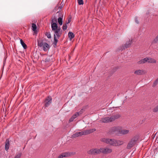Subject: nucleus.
Instances as JSON below:
<instances>
[{"instance_id": "nucleus-1", "label": "nucleus", "mask_w": 158, "mask_h": 158, "mask_svg": "<svg viewBox=\"0 0 158 158\" xmlns=\"http://www.w3.org/2000/svg\"><path fill=\"white\" fill-rule=\"evenodd\" d=\"M138 139V136L136 135L132 138L128 143L127 148V149H131L136 144Z\"/></svg>"}, {"instance_id": "nucleus-2", "label": "nucleus", "mask_w": 158, "mask_h": 158, "mask_svg": "<svg viewBox=\"0 0 158 158\" xmlns=\"http://www.w3.org/2000/svg\"><path fill=\"white\" fill-rule=\"evenodd\" d=\"M87 153L89 155H95L101 153V151H100V148L99 149L97 148H92L88 151Z\"/></svg>"}, {"instance_id": "nucleus-3", "label": "nucleus", "mask_w": 158, "mask_h": 158, "mask_svg": "<svg viewBox=\"0 0 158 158\" xmlns=\"http://www.w3.org/2000/svg\"><path fill=\"white\" fill-rule=\"evenodd\" d=\"M102 141L106 143L112 145L114 146L116 145L115 140L114 139L103 138L102 139Z\"/></svg>"}, {"instance_id": "nucleus-4", "label": "nucleus", "mask_w": 158, "mask_h": 158, "mask_svg": "<svg viewBox=\"0 0 158 158\" xmlns=\"http://www.w3.org/2000/svg\"><path fill=\"white\" fill-rule=\"evenodd\" d=\"M42 47L44 51H47L50 48L49 45L46 42L43 43V41L40 42V47Z\"/></svg>"}, {"instance_id": "nucleus-5", "label": "nucleus", "mask_w": 158, "mask_h": 158, "mask_svg": "<svg viewBox=\"0 0 158 158\" xmlns=\"http://www.w3.org/2000/svg\"><path fill=\"white\" fill-rule=\"evenodd\" d=\"M51 19H52V22L51 23V27H53V26L54 27V26H57V18L56 17V16L54 15H53L51 17Z\"/></svg>"}, {"instance_id": "nucleus-6", "label": "nucleus", "mask_w": 158, "mask_h": 158, "mask_svg": "<svg viewBox=\"0 0 158 158\" xmlns=\"http://www.w3.org/2000/svg\"><path fill=\"white\" fill-rule=\"evenodd\" d=\"M45 103L44 105V108L48 107L51 104L52 102V98L51 96H48L47 97L45 101Z\"/></svg>"}, {"instance_id": "nucleus-7", "label": "nucleus", "mask_w": 158, "mask_h": 158, "mask_svg": "<svg viewBox=\"0 0 158 158\" xmlns=\"http://www.w3.org/2000/svg\"><path fill=\"white\" fill-rule=\"evenodd\" d=\"M100 151H101V153L107 154L111 153L112 150L110 148H100Z\"/></svg>"}, {"instance_id": "nucleus-8", "label": "nucleus", "mask_w": 158, "mask_h": 158, "mask_svg": "<svg viewBox=\"0 0 158 158\" xmlns=\"http://www.w3.org/2000/svg\"><path fill=\"white\" fill-rule=\"evenodd\" d=\"M96 131L95 129H89L85 131H81L82 135H87L90 133H92Z\"/></svg>"}, {"instance_id": "nucleus-9", "label": "nucleus", "mask_w": 158, "mask_h": 158, "mask_svg": "<svg viewBox=\"0 0 158 158\" xmlns=\"http://www.w3.org/2000/svg\"><path fill=\"white\" fill-rule=\"evenodd\" d=\"M132 39H131V40H129L128 41H127L124 45L123 49H125V48H129L132 43Z\"/></svg>"}, {"instance_id": "nucleus-10", "label": "nucleus", "mask_w": 158, "mask_h": 158, "mask_svg": "<svg viewBox=\"0 0 158 158\" xmlns=\"http://www.w3.org/2000/svg\"><path fill=\"white\" fill-rule=\"evenodd\" d=\"M71 155L70 153L69 152H64L62 153L58 156L57 158H63V157H68Z\"/></svg>"}, {"instance_id": "nucleus-11", "label": "nucleus", "mask_w": 158, "mask_h": 158, "mask_svg": "<svg viewBox=\"0 0 158 158\" xmlns=\"http://www.w3.org/2000/svg\"><path fill=\"white\" fill-rule=\"evenodd\" d=\"M111 117H105L104 118H102L101 119V121L103 123H107L110 122H112V121H111V120H112L111 119Z\"/></svg>"}, {"instance_id": "nucleus-12", "label": "nucleus", "mask_w": 158, "mask_h": 158, "mask_svg": "<svg viewBox=\"0 0 158 158\" xmlns=\"http://www.w3.org/2000/svg\"><path fill=\"white\" fill-rule=\"evenodd\" d=\"M82 132H76L72 135L71 138H74L77 137L82 135Z\"/></svg>"}, {"instance_id": "nucleus-13", "label": "nucleus", "mask_w": 158, "mask_h": 158, "mask_svg": "<svg viewBox=\"0 0 158 158\" xmlns=\"http://www.w3.org/2000/svg\"><path fill=\"white\" fill-rule=\"evenodd\" d=\"M148 57H146L140 60V61H139L137 63L138 64H143L144 63L148 61Z\"/></svg>"}, {"instance_id": "nucleus-14", "label": "nucleus", "mask_w": 158, "mask_h": 158, "mask_svg": "<svg viewBox=\"0 0 158 158\" xmlns=\"http://www.w3.org/2000/svg\"><path fill=\"white\" fill-rule=\"evenodd\" d=\"M118 68V67H114L110 71H109V77L111 76L113 73L116 71Z\"/></svg>"}, {"instance_id": "nucleus-15", "label": "nucleus", "mask_w": 158, "mask_h": 158, "mask_svg": "<svg viewBox=\"0 0 158 158\" xmlns=\"http://www.w3.org/2000/svg\"><path fill=\"white\" fill-rule=\"evenodd\" d=\"M120 117L121 115L119 114L112 115L111 116V118H111V119L112 120L111 121H112L113 122L116 119H118Z\"/></svg>"}, {"instance_id": "nucleus-16", "label": "nucleus", "mask_w": 158, "mask_h": 158, "mask_svg": "<svg viewBox=\"0 0 158 158\" xmlns=\"http://www.w3.org/2000/svg\"><path fill=\"white\" fill-rule=\"evenodd\" d=\"M57 26H55L54 27H52V30L53 31H57L58 32H60V30H61V28L60 27H58V25L57 24Z\"/></svg>"}, {"instance_id": "nucleus-17", "label": "nucleus", "mask_w": 158, "mask_h": 158, "mask_svg": "<svg viewBox=\"0 0 158 158\" xmlns=\"http://www.w3.org/2000/svg\"><path fill=\"white\" fill-rule=\"evenodd\" d=\"M134 73L137 75H143L144 74V71L140 69L136 70L135 71Z\"/></svg>"}, {"instance_id": "nucleus-18", "label": "nucleus", "mask_w": 158, "mask_h": 158, "mask_svg": "<svg viewBox=\"0 0 158 158\" xmlns=\"http://www.w3.org/2000/svg\"><path fill=\"white\" fill-rule=\"evenodd\" d=\"M10 146V141L8 139L6 140L5 142V149L6 151H7Z\"/></svg>"}, {"instance_id": "nucleus-19", "label": "nucleus", "mask_w": 158, "mask_h": 158, "mask_svg": "<svg viewBox=\"0 0 158 158\" xmlns=\"http://www.w3.org/2000/svg\"><path fill=\"white\" fill-rule=\"evenodd\" d=\"M68 35L69 38L70 40H72L74 37L75 35L72 32L69 31L68 33Z\"/></svg>"}, {"instance_id": "nucleus-20", "label": "nucleus", "mask_w": 158, "mask_h": 158, "mask_svg": "<svg viewBox=\"0 0 158 158\" xmlns=\"http://www.w3.org/2000/svg\"><path fill=\"white\" fill-rule=\"evenodd\" d=\"M54 40L53 43V46L54 47L56 48L57 45V43L58 41L55 35H54Z\"/></svg>"}, {"instance_id": "nucleus-21", "label": "nucleus", "mask_w": 158, "mask_h": 158, "mask_svg": "<svg viewBox=\"0 0 158 158\" xmlns=\"http://www.w3.org/2000/svg\"><path fill=\"white\" fill-rule=\"evenodd\" d=\"M129 132L128 130H122L119 131V132L120 134H126L128 133Z\"/></svg>"}, {"instance_id": "nucleus-22", "label": "nucleus", "mask_w": 158, "mask_h": 158, "mask_svg": "<svg viewBox=\"0 0 158 158\" xmlns=\"http://www.w3.org/2000/svg\"><path fill=\"white\" fill-rule=\"evenodd\" d=\"M115 142L116 145H114V146H120L122 145L123 143V141L120 140L116 141L115 140Z\"/></svg>"}, {"instance_id": "nucleus-23", "label": "nucleus", "mask_w": 158, "mask_h": 158, "mask_svg": "<svg viewBox=\"0 0 158 158\" xmlns=\"http://www.w3.org/2000/svg\"><path fill=\"white\" fill-rule=\"evenodd\" d=\"M147 62L148 63H156V60L152 58H148V60Z\"/></svg>"}, {"instance_id": "nucleus-24", "label": "nucleus", "mask_w": 158, "mask_h": 158, "mask_svg": "<svg viewBox=\"0 0 158 158\" xmlns=\"http://www.w3.org/2000/svg\"><path fill=\"white\" fill-rule=\"evenodd\" d=\"M58 22L60 25H61L63 24V19L60 17L58 18Z\"/></svg>"}, {"instance_id": "nucleus-25", "label": "nucleus", "mask_w": 158, "mask_h": 158, "mask_svg": "<svg viewBox=\"0 0 158 158\" xmlns=\"http://www.w3.org/2000/svg\"><path fill=\"white\" fill-rule=\"evenodd\" d=\"M20 43L23 47V48H24V49H26L27 48V47L26 44L23 42V40L21 39L20 40Z\"/></svg>"}, {"instance_id": "nucleus-26", "label": "nucleus", "mask_w": 158, "mask_h": 158, "mask_svg": "<svg viewBox=\"0 0 158 158\" xmlns=\"http://www.w3.org/2000/svg\"><path fill=\"white\" fill-rule=\"evenodd\" d=\"M54 35H55L56 36V35L58 39L60 36L61 35V33H60V32H58L57 31H54Z\"/></svg>"}, {"instance_id": "nucleus-27", "label": "nucleus", "mask_w": 158, "mask_h": 158, "mask_svg": "<svg viewBox=\"0 0 158 158\" xmlns=\"http://www.w3.org/2000/svg\"><path fill=\"white\" fill-rule=\"evenodd\" d=\"M56 14H58V18L60 17L62 18L63 17V15L62 13L60 11H57L56 13Z\"/></svg>"}, {"instance_id": "nucleus-28", "label": "nucleus", "mask_w": 158, "mask_h": 158, "mask_svg": "<svg viewBox=\"0 0 158 158\" xmlns=\"http://www.w3.org/2000/svg\"><path fill=\"white\" fill-rule=\"evenodd\" d=\"M32 30L33 31H35L37 30V27L36 24L34 23H33L32 24Z\"/></svg>"}, {"instance_id": "nucleus-29", "label": "nucleus", "mask_w": 158, "mask_h": 158, "mask_svg": "<svg viewBox=\"0 0 158 158\" xmlns=\"http://www.w3.org/2000/svg\"><path fill=\"white\" fill-rule=\"evenodd\" d=\"M158 84V77L154 81L152 87H154Z\"/></svg>"}, {"instance_id": "nucleus-30", "label": "nucleus", "mask_w": 158, "mask_h": 158, "mask_svg": "<svg viewBox=\"0 0 158 158\" xmlns=\"http://www.w3.org/2000/svg\"><path fill=\"white\" fill-rule=\"evenodd\" d=\"M158 42V35L152 42V44H155Z\"/></svg>"}, {"instance_id": "nucleus-31", "label": "nucleus", "mask_w": 158, "mask_h": 158, "mask_svg": "<svg viewBox=\"0 0 158 158\" xmlns=\"http://www.w3.org/2000/svg\"><path fill=\"white\" fill-rule=\"evenodd\" d=\"M154 112H158V105L156 106L152 110Z\"/></svg>"}, {"instance_id": "nucleus-32", "label": "nucleus", "mask_w": 158, "mask_h": 158, "mask_svg": "<svg viewBox=\"0 0 158 158\" xmlns=\"http://www.w3.org/2000/svg\"><path fill=\"white\" fill-rule=\"evenodd\" d=\"M45 35L47 36L48 38H51V34L49 32H46L45 33Z\"/></svg>"}, {"instance_id": "nucleus-33", "label": "nucleus", "mask_w": 158, "mask_h": 158, "mask_svg": "<svg viewBox=\"0 0 158 158\" xmlns=\"http://www.w3.org/2000/svg\"><path fill=\"white\" fill-rule=\"evenodd\" d=\"M78 113H77V112H76L74 114L72 117H73V118H74V119H75L78 116H79V114Z\"/></svg>"}, {"instance_id": "nucleus-34", "label": "nucleus", "mask_w": 158, "mask_h": 158, "mask_svg": "<svg viewBox=\"0 0 158 158\" xmlns=\"http://www.w3.org/2000/svg\"><path fill=\"white\" fill-rule=\"evenodd\" d=\"M67 24L65 23V24H64L62 27V29L64 31L65 30L67 29Z\"/></svg>"}, {"instance_id": "nucleus-35", "label": "nucleus", "mask_w": 158, "mask_h": 158, "mask_svg": "<svg viewBox=\"0 0 158 158\" xmlns=\"http://www.w3.org/2000/svg\"><path fill=\"white\" fill-rule=\"evenodd\" d=\"M77 1L79 5H83L84 3L83 0H77Z\"/></svg>"}, {"instance_id": "nucleus-36", "label": "nucleus", "mask_w": 158, "mask_h": 158, "mask_svg": "<svg viewBox=\"0 0 158 158\" xmlns=\"http://www.w3.org/2000/svg\"><path fill=\"white\" fill-rule=\"evenodd\" d=\"M21 153H19L17 154L14 158H20L21 156Z\"/></svg>"}, {"instance_id": "nucleus-37", "label": "nucleus", "mask_w": 158, "mask_h": 158, "mask_svg": "<svg viewBox=\"0 0 158 158\" xmlns=\"http://www.w3.org/2000/svg\"><path fill=\"white\" fill-rule=\"evenodd\" d=\"M84 111V110L83 109H81L79 112H77V113H78L79 115H80L81 114L83 113Z\"/></svg>"}, {"instance_id": "nucleus-38", "label": "nucleus", "mask_w": 158, "mask_h": 158, "mask_svg": "<svg viewBox=\"0 0 158 158\" xmlns=\"http://www.w3.org/2000/svg\"><path fill=\"white\" fill-rule=\"evenodd\" d=\"M138 17H137V16H136L135 17V22L138 24L139 23V22L138 20Z\"/></svg>"}, {"instance_id": "nucleus-39", "label": "nucleus", "mask_w": 158, "mask_h": 158, "mask_svg": "<svg viewBox=\"0 0 158 158\" xmlns=\"http://www.w3.org/2000/svg\"><path fill=\"white\" fill-rule=\"evenodd\" d=\"M74 118H73V117L72 116L69 119V122L70 123V122H71L72 121H73L74 120Z\"/></svg>"}, {"instance_id": "nucleus-40", "label": "nucleus", "mask_w": 158, "mask_h": 158, "mask_svg": "<svg viewBox=\"0 0 158 158\" xmlns=\"http://www.w3.org/2000/svg\"><path fill=\"white\" fill-rule=\"evenodd\" d=\"M40 46V40L38 39L37 40V45L36 47H38L39 48Z\"/></svg>"}, {"instance_id": "nucleus-41", "label": "nucleus", "mask_w": 158, "mask_h": 158, "mask_svg": "<svg viewBox=\"0 0 158 158\" xmlns=\"http://www.w3.org/2000/svg\"><path fill=\"white\" fill-rule=\"evenodd\" d=\"M71 18H69L68 19L67 23H66V24H68L71 21Z\"/></svg>"}, {"instance_id": "nucleus-42", "label": "nucleus", "mask_w": 158, "mask_h": 158, "mask_svg": "<svg viewBox=\"0 0 158 158\" xmlns=\"http://www.w3.org/2000/svg\"><path fill=\"white\" fill-rule=\"evenodd\" d=\"M33 31L34 32L33 35H36V34H37V33H38V31H37V30H35V31Z\"/></svg>"}, {"instance_id": "nucleus-43", "label": "nucleus", "mask_w": 158, "mask_h": 158, "mask_svg": "<svg viewBox=\"0 0 158 158\" xmlns=\"http://www.w3.org/2000/svg\"><path fill=\"white\" fill-rule=\"evenodd\" d=\"M116 130H117V128L116 127H114L112 129V130L113 131H116Z\"/></svg>"}, {"instance_id": "nucleus-44", "label": "nucleus", "mask_w": 158, "mask_h": 158, "mask_svg": "<svg viewBox=\"0 0 158 158\" xmlns=\"http://www.w3.org/2000/svg\"><path fill=\"white\" fill-rule=\"evenodd\" d=\"M62 6H59V8L60 9H62Z\"/></svg>"}, {"instance_id": "nucleus-45", "label": "nucleus", "mask_w": 158, "mask_h": 158, "mask_svg": "<svg viewBox=\"0 0 158 158\" xmlns=\"http://www.w3.org/2000/svg\"><path fill=\"white\" fill-rule=\"evenodd\" d=\"M48 60H46H46L45 61V62H48Z\"/></svg>"}, {"instance_id": "nucleus-46", "label": "nucleus", "mask_w": 158, "mask_h": 158, "mask_svg": "<svg viewBox=\"0 0 158 158\" xmlns=\"http://www.w3.org/2000/svg\"><path fill=\"white\" fill-rule=\"evenodd\" d=\"M69 58H70V56H69Z\"/></svg>"}, {"instance_id": "nucleus-47", "label": "nucleus", "mask_w": 158, "mask_h": 158, "mask_svg": "<svg viewBox=\"0 0 158 158\" xmlns=\"http://www.w3.org/2000/svg\"><path fill=\"white\" fill-rule=\"evenodd\" d=\"M56 8H57V7H55V9Z\"/></svg>"}, {"instance_id": "nucleus-48", "label": "nucleus", "mask_w": 158, "mask_h": 158, "mask_svg": "<svg viewBox=\"0 0 158 158\" xmlns=\"http://www.w3.org/2000/svg\"><path fill=\"white\" fill-rule=\"evenodd\" d=\"M66 23H67V22L66 21Z\"/></svg>"}]
</instances>
